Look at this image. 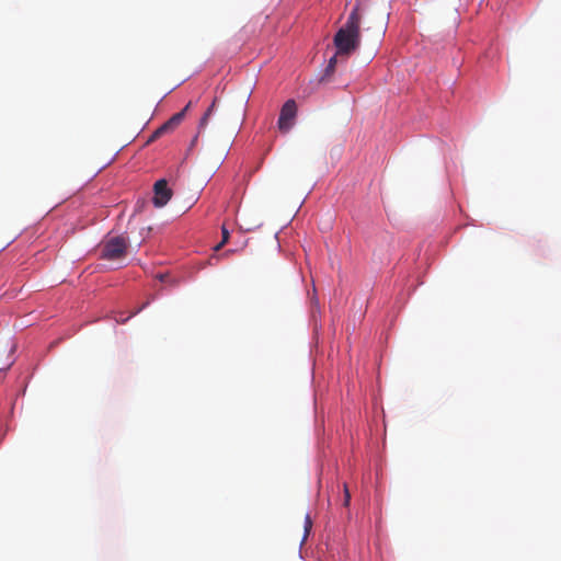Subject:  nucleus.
Instances as JSON below:
<instances>
[{
	"label": "nucleus",
	"mask_w": 561,
	"mask_h": 561,
	"mask_svg": "<svg viewBox=\"0 0 561 561\" xmlns=\"http://www.w3.org/2000/svg\"><path fill=\"white\" fill-rule=\"evenodd\" d=\"M163 135H165V133H164V130L162 129V127L160 126L159 128H157V129L152 133V135L149 137V139H148V141H147V142H148V144H149V142H152V141L157 140L158 138H160V137H161V136H163Z\"/></svg>",
	"instance_id": "nucleus-10"
},
{
	"label": "nucleus",
	"mask_w": 561,
	"mask_h": 561,
	"mask_svg": "<svg viewBox=\"0 0 561 561\" xmlns=\"http://www.w3.org/2000/svg\"><path fill=\"white\" fill-rule=\"evenodd\" d=\"M163 135H165V133H164V130L162 129V127L160 126L159 128H157V129L152 133V135L149 137V139H148V141H147V142H148V144H149V142H152V141L157 140L158 138H160V137H161V136H163Z\"/></svg>",
	"instance_id": "nucleus-9"
},
{
	"label": "nucleus",
	"mask_w": 561,
	"mask_h": 561,
	"mask_svg": "<svg viewBox=\"0 0 561 561\" xmlns=\"http://www.w3.org/2000/svg\"><path fill=\"white\" fill-rule=\"evenodd\" d=\"M127 249V238L123 236L112 237L102 243L100 257L110 261L119 260L126 255Z\"/></svg>",
	"instance_id": "nucleus-2"
},
{
	"label": "nucleus",
	"mask_w": 561,
	"mask_h": 561,
	"mask_svg": "<svg viewBox=\"0 0 561 561\" xmlns=\"http://www.w3.org/2000/svg\"><path fill=\"white\" fill-rule=\"evenodd\" d=\"M190 105L191 102L182 111L172 115L164 124L161 125L165 134L173 131L182 123Z\"/></svg>",
	"instance_id": "nucleus-5"
},
{
	"label": "nucleus",
	"mask_w": 561,
	"mask_h": 561,
	"mask_svg": "<svg viewBox=\"0 0 561 561\" xmlns=\"http://www.w3.org/2000/svg\"><path fill=\"white\" fill-rule=\"evenodd\" d=\"M336 62H337V55L335 54L333 57L330 58V60L324 69L323 76L320 79V82L329 81L330 77L335 71Z\"/></svg>",
	"instance_id": "nucleus-6"
},
{
	"label": "nucleus",
	"mask_w": 561,
	"mask_h": 561,
	"mask_svg": "<svg viewBox=\"0 0 561 561\" xmlns=\"http://www.w3.org/2000/svg\"><path fill=\"white\" fill-rule=\"evenodd\" d=\"M215 108V102H213V104L207 108V111L205 112V114L203 115V117L201 118V122H199V129H203L206 127L207 123H208V119L213 113Z\"/></svg>",
	"instance_id": "nucleus-7"
},
{
	"label": "nucleus",
	"mask_w": 561,
	"mask_h": 561,
	"mask_svg": "<svg viewBox=\"0 0 561 561\" xmlns=\"http://www.w3.org/2000/svg\"><path fill=\"white\" fill-rule=\"evenodd\" d=\"M297 114V105L294 100H288L283 105L279 117H278V128L282 133H288L289 129L294 125V121Z\"/></svg>",
	"instance_id": "nucleus-3"
},
{
	"label": "nucleus",
	"mask_w": 561,
	"mask_h": 561,
	"mask_svg": "<svg viewBox=\"0 0 561 561\" xmlns=\"http://www.w3.org/2000/svg\"><path fill=\"white\" fill-rule=\"evenodd\" d=\"M146 306H147V304H145V305H144L142 307H140L139 309H137L133 314H136L137 312H140V310H141L142 308H145Z\"/></svg>",
	"instance_id": "nucleus-13"
},
{
	"label": "nucleus",
	"mask_w": 561,
	"mask_h": 561,
	"mask_svg": "<svg viewBox=\"0 0 561 561\" xmlns=\"http://www.w3.org/2000/svg\"><path fill=\"white\" fill-rule=\"evenodd\" d=\"M221 242L214 248L215 251H219L224 247V244H226L229 240V231L225 226L221 228Z\"/></svg>",
	"instance_id": "nucleus-8"
},
{
	"label": "nucleus",
	"mask_w": 561,
	"mask_h": 561,
	"mask_svg": "<svg viewBox=\"0 0 561 561\" xmlns=\"http://www.w3.org/2000/svg\"><path fill=\"white\" fill-rule=\"evenodd\" d=\"M311 527H312V520H311V518H310V515H309V514H307V515H306V517H305V526H304V528H305V537H304V540H305V539H306V537L308 536V534H309V531H310Z\"/></svg>",
	"instance_id": "nucleus-11"
},
{
	"label": "nucleus",
	"mask_w": 561,
	"mask_h": 561,
	"mask_svg": "<svg viewBox=\"0 0 561 561\" xmlns=\"http://www.w3.org/2000/svg\"><path fill=\"white\" fill-rule=\"evenodd\" d=\"M360 15L358 7L354 8L350 13L346 23L334 35V45L336 55L348 56L355 51L360 43Z\"/></svg>",
	"instance_id": "nucleus-1"
},
{
	"label": "nucleus",
	"mask_w": 561,
	"mask_h": 561,
	"mask_svg": "<svg viewBox=\"0 0 561 561\" xmlns=\"http://www.w3.org/2000/svg\"><path fill=\"white\" fill-rule=\"evenodd\" d=\"M153 191V203L157 207L167 205V203L172 197V191L168 187V182L164 179H161L154 183Z\"/></svg>",
	"instance_id": "nucleus-4"
},
{
	"label": "nucleus",
	"mask_w": 561,
	"mask_h": 561,
	"mask_svg": "<svg viewBox=\"0 0 561 561\" xmlns=\"http://www.w3.org/2000/svg\"><path fill=\"white\" fill-rule=\"evenodd\" d=\"M351 502V493L348 491V488L346 484H344V499H343V505L348 506Z\"/></svg>",
	"instance_id": "nucleus-12"
}]
</instances>
